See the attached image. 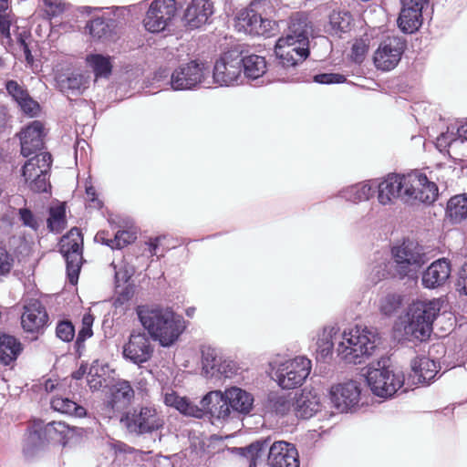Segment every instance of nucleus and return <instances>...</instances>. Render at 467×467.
Returning a JSON list of instances; mask_svg holds the SVG:
<instances>
[{"label": "nucleus", "instance_id": "79ce46f5", "mask_svg": "<svg viewBox=\"0 0 467 467\" xmlns=\"http://www.w3.org/2000/svg\"><path fill=\"white\" fill-rule=\"evenodd\" d=\"M217 350L211 347H204L202 349V374L206 378H213L215 376V368L220 358Z\"/></svg>", "mask_w": 467, "mask_h": 467}, {"label": "nucleus", "instance_id": "09e8293b", "mask_svg": "<svg viewBox=\"0 0 467 467\" xmlns=\"http://www.w3.org/2000/svg\"><path fill=\"white\" fill-rule=\"evenodd\" d=\"M401 305V297L396 294H388L381 298L379 303V308L383 315L391 316L393 315Z\"/></svg>", "mask_w": 467, "mask_h": 467}, {"label": "nucleus", "instance_id": "de8ad7c7", "mask_svg": "<svg viewBox=\"0 0 467 467\" xmlns=\"http://www.w3.org/2000/svg\"><path fill=\"white\" fill-rule=\"evenodd\" d=\"M93 317L91 315H84L82 318V327L78 331L75 342L78 351L84 348V342L93 335L92 331Z\"/></svg>", "mask_w": 467, "mask_h": 467}, {"label": "nucleus", "instance_id": "052dcab7", "mask_svg": "<svg viewBox=\"0 0 467 467\" xmlns=\"http://www.w3.org/2000/svg\"><path fill=\"white\" fill-rule=\"evenodd\" d=\"M5 86L7 93L16 103L28 94L27 90L21 87L16 80H7Z\"/></svg>", "mask_w": 467, "mask_h": 467}, {"label": "nucleus", "instance_id": "680f3d73", "mask_svg": "<svg viewBox=\"0 0 467 467\" xmlns=\"http://www.w3.org/2000/svg\"><path fill=\"white\" fill-rule=\"evenodd\" d=\"M18 214L19 219L24 226L28 227L34 231L38 229L39 223L31 210L28 208H21L18 210Z\"/></svg>", "mask_w": 467, "mask_h": 467}, {"label": "nucleus", "instance_id": "e2e57ef3", "mask_svg": "<svg viewBox=\"0 0 467 467\" xmlns=\"http://www.w3.org/2000/svg\"><path fill=\"white\" fill-rule=\"evenodd\" d=\"M456 286L460 293L467 296V261L461 266L458 271Z\"/></svg>", "mask_w": 467, "mask_h": 467}, {"label": "nucleus", "instance_id": "5701e85b", "mask_svg": "<svg viewBox=\"0 0 467 467\" xmlns=\"http://www.w3.org/2000/svg\"><path fill=\"white\" fill-rule=\"evenodd\" d=\"M44 125L39 120L29 123L20 133L21 154L31 158L38 153L44 146Z\"/></svg>", "mask_w": 467, "mask_h": 467}, {"label": "nucleus", "instance_id": "7c9ffc66", "mask_svg": "<svg viewBox=\"0 0 467 467\" xmlns=\"http://www.w3.org/2000/svg\"><path fill=\"white\" fill-rule=\"evenodd\" d=\"M374 193L373 181H365L344 188L339 192V196L348 202L358 203L369 200Z\"/></svg>", "mask_w": 467, "mask_h": 467}, {"label": "nucleus", "instance_id": "f3484780", "mask_svg": "<svg viewBox=\"0 0 467 467\" xmlns=\"http://www.w3.org/2000/svg\"><path fill=\"white\" fill-rule=\"evenodd\" d=\"M177 12L175 0H154L149 6L143 24L151 33L164 31Z\"/></svg>", "mask_w": 467, "mask_h": 467}, {"label": "nucleus", "instance_id": "3c124183", "mask_svg": "<svg viewBox=\"0 0 467 467\" xmlns=\"http://www.w3.org/2000/svg\"><path fill=\"white\" fill-rule=\"evenodd\" d=\"M75 327L69 320H60L56 327V336L64 342H70L75 337Z\"/></svg>", "mask_w": 467, "mask_h": 467}, {"label": "nucleus", "instance_id": "aec40b11", "mask_svg": "<svg viewBox=\"0 0 467 467\" xmlns=\"http://www.w3.org/2000/svg\"><path fill=\"white\" fill-rule=\"evenodd\" d=\"M404 48L405 42L398 36L384 39L373 57L376 67L383 71L393 69L400 62Z\"/></svg>", "mask_w": 467, "mask_h": 467}, {"label": "nucleus", "instance_id": "cd10ccee", "mask_svg": "<svg viewBox=\"0 0 467 467\" xmlns=\"http://www.w3.org/2000/svg\"><path fill=\"white\" fill-rule=\"evenodd\" d=\"M134 398V390L127 380H119L110 388V397L107 407L113 411L126 409Z\"/></svg>", "mask_w": 467, "mask_h": 467}, {"label": "nucleus", "instance_id": "5fc2aeb1", "mask_svg": "<svg viewBox=\"0 0 467 467\" xmlns=\"http://www.w3.org/2000/svg\"><path fill=\"white\" fill-rule=\"evenodd\" d=\"M457 137L462 140H467V121L457 128L456 135L453 133L451 135L448 133H442L438 137L437 140L440 145H442L443 143L450 145L456 141Z\"/></svg>", "mask_w": 467, "mask_h": 467}, {"label": "nucleus", "instance_id": "0eeeda50", "mask_svg": "<svg viewBox=\"0 0 467 467\" xmlns=\"http://www.w3.org/2000/svg\"><path fill=\"white\" fill-rule=\"evenodd\" d=\"M389 358H380L369 365L366 373V380L372 393L379 398L389 399L394 396L404 385V373L389 366Z\"/></svg>", "mask_w": 467, "mask_h": 467}, {"label": "nucleus", "instance_id": "c85d7f7f", "mask_svg": "<svg viewBox=\"0 0 467 467\" xmlns=\"http://www.w3.org/2000/svg\"><path fill=\"white\" fill-rule=\"evenodd\" d=\"M57 84L59 90L67 96H79L88 88V80L84 75L72 72L60 75Z\"/></svg>", "mask_w": 467, "mask_h": 467}, {"label": "nucleus", "instance_id": "338daca9", "mask_svg": "<svg viewBox=\"0 0 467 467\" xmlns=\"http://www.w3.org/2000/svg\"><path fill=\"white\" fill-rule=\"evenodd\" d=\"M182 398V397L178 396L175 392L166 393L164 396V403L169 407L177 409Z\"/></svg>", "mask_w": 467, "mask_h": 467}, {"label": "nucleus", "instance_id": "393cba45", "mask_svg": "<svg viewBox=\"0 0 467 467\" xmlns=\"http://www.w3.org/2000/svg\"><path fill=\"white\" fill-rule=\"evenodd\" d=\"M451 273V262L440 258L432 262L421 275V284L425 288L435 289L442 286L450 278Z\"/></svg>", "mask_w": 467, "mask_h": 467}, {"label": "nucleus", "instance_id": "e433bc0d", "mask_svg": "<svg viewBox=\"0 0 467 467\" xmlns=\"http://www.w3.org/2000/svg\"><path fill=\"white\" fill-rule=\"evenodd\" d=\"M87 64L91 67L96 78H108L112 72L110 57L102 54H89L86 57Z\"/></svg>", "mask_w": 467, "mask_h": 467}, {"label": "nucleus", "instance_id": "2eb2a0df", "mask_svg": "<svg viewBox=\"0 0 467 467\" xmlns=\"http://www.w3.org/2000/svg\"><path fill=\"white\" fill-rule=\"evenodd\" d=\"M234 27L238 32L270 37L277 31L278 23L263 18L254 10L245 8L237 13Z\"/></svg>", "mask_w": 467, "mask_h": 467}, {"label": "nucleus", "instance_id": "b1692460", "mask_svg": "<svg viewBox=\"0 0 467 467\" xmlns=\"http://www.w3.org/2000/svg\"><path fill=\"white\" fill-rule=\"evenodd\" d=\"M48 321V315L38 299H29L24 305L21 325L26 332L36 333L42 329Z\"/></svg>", "mask_w": 467, "mask_h": 467}, {"label": "nucleus", "instance_id": "a878e982", "mask_svg": "<svg viewBox=\"0 0 467 467\" xmlns=\"http://www.w3.org/2000/svg\"><path fill=\"white\" fill-rule=\"evenodd\" d=\"M296 415L302 419H309L321 409L320 395L314 389H302L294 399Z\"/></svg>", "mask_w": 467, "mask_h": 467}, {"label": "nucleus", "instance_id": "49530a36", "mask_svg": "<svg viewBox=\"0 0 467 467\" xmlns=\"http://www.w3.org/2000/svg\"><path fill=\"white\" fill-rule=\"evenodd\" d=\"M44 5V17L51 20L57 17L67 10V3L64 0H42Z\"/></svg>", "mask_w": 467, "mask_h": 467}, {"label": "nucleus", "instance_id": "a211bd4d", "mask_svg": "<svg viewBox=\"0 0 467 467\" xmlns=\"http://www.w3.org/2000/svg\"><path fill=\"white\" fill-rule=\"evenodd\" d=\"M154 352V346L144 331H132L128 341L123 345V358L138 366L148 362Z\"/></svg>", "mask_w": 467, "mask_h": 467}, {"label": "nucleus", "instance_id": "9d476101", "mask_svg": "<svg viewBox=\"0 0 467 467\" xmlns=\"http://www.w3.org/2000/svg\"><path fill=\"white\" fill-rule=\"evenodd\" d=\"M52 165V156L44 151L33 156L22 167V176L29 189L35 192H47L51 188L49 171Z\"/></svg>", "mask_w": 467, "mask_h": 467}, {"label": "nucleus", "instance_id": "603ef678", "mask_svg": "<svg viewBox=\"0 0 467 467\" xmlns=\"http://www.w3.org/2000/svg\"><path fill=\"white\" fill-rule=\"evenodd\" d=\"M8 0H0V35L10 40V20L7 17Z\"/></svg>", "mask_w": 467, "mask_h": 467}, {"label": "nucleus", "instance_id": "c9c22d12", "mask_svg": "<svg viewBox=\"0 0 467 467\" xmlns=\"http://www.w3.org/2000/svg\"><path fill=\"white\" fill-rule=\"evenodd\" d=\"M50 406L55 410L61 414L84 417L87 410L84 407L78 405L77 402L67 397L55 396L50 400Z\"/></svg>", "mask_w": 467, "mask_h": 467}, {"label": "nucleus", "instance_id": "bb28decb", "mask_svg": "<svg viewBox=\"0 0 467 467\" xmlns=\"http://www.w3.org/2000/svg\"><path fill=\"white\" fill-rule=\"evenodd\" d=\"M411 372L409 379L413 384H429L438 374V365L427 357L416 358L411 361Z\"/></svg>", "mask_w": 467, "mask_h": 467}, {"label": "nucleus", "instance_id": "f8f14e48", "mask_svg": "<svg viewBox=\"0 0 467 467\" xmlns=\"http://www.w3.org/2000/svg\"><path fill=\"white\" fill-rule=\"evenodd\" d=\"M120 421L130 434L136 436L150 434L164 425L163 419L151 407L134 409L125 413Z\"/></svg>", "mask_w": 467, "mask_h": 467}, {"label": "nucleus", "instance_id": "864d4df0", "mask_svg": "<svg viewBox=\"0 0 467 467\" xmlns=\"http://www.w3.org/2000/svg\"><path fill=\"white\" fill-rule=\"evenodd\" d=\"M214 370V377L216 378L220 376H223L224 378H231L236 373L237 366L234 361L231 359H223V358H221Z\"/></svg>", "mask_w": 467, "mask_h": 467}, {"label": "nucleus", "instance_id": "ea45409f", "mask_svg": "<svg viewBox=\"0 0 467 467\" xmlns=\"http://www.w3.org/2000/svg\"><path fill=\"white\" fill-rule=\"evenodd\" d=\"M338 328L336 327H326L318 336L317 342V353L318 358L326 359L332 354L334 346L333 337L337 335Z\"/></svg>", "mask_w": 467, "mask_h": 467}, {"label": "nucleus", "instance_id": "6e6552de", "mask_svg": "<svg viewBox=\"0 0 467 467\" xmlns=\"http://www.w3.org/2000/svg\"><path fill=\"white\" fill-rule=\"evenodd\" d=\"M438 300H419L413 302L407 313L405 331L415 338L423 340L432 329V323L440 312Z\"/></svg>", "mask_w": 467, "mask_h": 467}, {"label": "nucleus", "instance_id": "a19ab883", "mask_svg": "<svg viewBox=\"0 0 467 467\" xmlns=\"http://www.w3.org/2000/svg\"><path fill=\"white\" fill-rule=\"evenodd\" d=\"M395 267L392 265L391 260H381L379 262H377L368 275V278L371 283L378 284L381 280L387 279V278H398L395 275Z\"/></svg>", "mask_w": 467, "mask_h": 467}, {"label": "nucleus", "instance_id": "423d86ee", "mask_svg": "<svg viewBox=\"0 0 467 467\" xmlns=\"http://www.w3.org/2000/svg\"><path fill=\"white\" fill-rule=\"evenodd\" d=\"M378 340V335L372 328L356 326L342 334V340L337 348V355L347 363L361 364L372 355Z\"/></svg>", "mask_w": 467, "mask_h": 467}, {"label": "nucleus", "instance_id": "0e129e2a", "mask_svg": "<svg viewBox=\"0 0 467 467\" xmlns=\"http://www.w3.org/2000/svg\"><path fill=\"white\" fill-rule=\"evenodd\" d=\"M110 265L114 269L115 280H116V283H118V284L128 282V280L133 275L134 271H133V268H131V267L130 268L124 267L123 269L122 268L117 269V265H115L114 262Z\"/></svg>", "mask_w": 467, "mask_h": 467}, {"label": "nucleus", "instance_id": "4d7b16f0", "mask_svg": "<svg viewBox=\"0 0 467 467\" xmlns=\"http://www.w3.org/2000/svg\"><path fill=\"white\" fill-rule=\"evenodd\" d=\"M14 265L13 255L5 246L0 245V277L7 275Z\"/></svg>", "mask_w": 467, "mask_h": 467}, {"label": "nucleus", "instance_id": "1a4fd4ad", "mask_svg": "<svg viewBox=\"0 0 467 467\" xmlns=\"http://www.w3.org/2000/svg\"><path fill=\"white\" fill-rule=\"evenodd\" d=\"M392 265L399 279L415 278L425 264V254L420 245L411 240H404L391 248Z\"/></svg>", "mask_w": 467, "mask_h": 467}, {"label": "nucleus", "instance_id": "37998d69", "mask_svg": "<svg viewBox=\"0 0 467 467\" xmlns=\"http://www.w3.org/2000/svg\"><path fill=\"white\" fill-rule=\"evenodd\" d=\"M104 367L95 361L89 368L87 376V381L89 389L92 391L99 390L108 386L106 378L104 377Z\"/></svg>", "mask_w": 467, "mask_h": 467}, {"label": "nucleus", "instance_id": "bf43d9fd", "mask_svg": "<svg viewBox=\"0 0 467 467\" xmlns=\"http://www.w3.org/2000/svg\"><path fill=\"white\" fill-rule=\"evenodd\" d=\"M314 81L318 84H339L346 81V77L338 73H320L314 76Z\"/></svg>", "mask_w": 467, "mask_h": 467}, {"label": "nucleus", "instance_id": "473e14b6", "mask_svg": "<svg viewBox=\"0 0 467 467\" xmlns=\"http://www.w3.org/2000/svg\"><path fill=\"white\" fill-rule=\"evenodd\" d=\"M116 28V21L111 18L97 17L90 20L86 29L88 34L97 40H111Z\"/></svg>", "mask_w": 467, "mask_h": 467}, {"label": "nucleus", "instance_id": "8fccbe9b", "mask_svg": "<svg viewBox=\"0 0 467 467\" xmlns=\"http://www.w3.org/2000/svg\"><path fill=\"white\" fill-rule=\"evenodd\" d=\"M136 239L134 234L122 230L118 231L112 240H109L105 243L106 245L112 249H121L127 244L132 243Z\"/></svg>", "mask_w": 467, "mask_h": 467}, {"label": "nucleus", "instance_id": "6ab92c4d", "mask_svg": "<svg viewBox=\"0 0 467 467\" xmlns=\"http://www.w3.org/2000/svg\"><path fill=\"white\" fill-rule=\"evenodd\" d=\"M361 383L348 380L332 386L329 391L333 406L340 412H348L358 406L361 398Z\"/></svg>", "mask_w": 467, "mask_h": 467}, {"label": "nucleus", "instance_id": "58836bf2", "mask_svg": "<svg viewBox=\"0 0 467 467\" xmlns=\"http://www.w3.org/2000/svg\"><path fill=\"white\" fill-rule=\"evenodd\" d=\"M352 16L348 11H333L329 16L330 33L338 36L348 33L352 27Z\"/></svg>", "mask_w": 467, "mask_h": 467}, {"label": "nucleus", "instance_id": "2f4dec72", "mask_svg": "<svg viewBox=\"0 0 467 467\" xmlns=\"http://www.w3.org/2000/svg\"><path fill=\"white\" fill-rule=\"evenodd\" d=\"M294 399L290 395H285L278 392H270L265 402L266 413L283 417L294 408Z\"/></svg>", "mask_w": 467, "mask_h": 467}, {"label": "nucleus", "instance_id": "20e7f679", "mask_svg": "<svg viewBox=\"0 0 467 467\" xmlns=\"http://www.w3.org/2000/svg\"><path fill=\"white\" fill-rule=\"evenodd\" d=\"M202 403L209 408V418L225 420L232 414H248L253 409L254 397L241 388L231 387L223 392L210 391L202 399Z\"/></svg>", "mask_w": 467, "mask_h": 467}, {"label": "nucleus", "instance_id": "f03ea898", "mask_svg": "<svg viewBox=\"0 0 467 467\" xmlns=\"http://www.w3.org/2000/svg\"><path fill=\"white\" fill-rule=\"evenodd\" d=\"M373 183L378 202L384 206L394 204L396 200L409 205L431 203L438 196L436 183L419 171L407 174L389 173L381 182L373 181Z\"/></svg>", "mask_w": 467, "mask_h": 467}, {"label": "nucleus", "instance_id": "4be33fe9", "mask_svg": "<svg viewBox=\"0 0 467 467\" xmlns=\"http://www.w3.org/2000/svg\"><path fill=\"white\" fill-rule=\"evenodd\" d=\"M429 0H401L402 8L398 18V25L404 33L417 31L422 24V10Z\"/></svg>", "mask_w": 467, "mask_h": 467}, {"label": "nucleus", "instance_id": "774afa93", "mask_svg": "<svg viewBox=\"0 0 467 467\" xmlns=\"http://www.w3.org/2000/svg\"><path fill=\"white\" fill-rule=\"evenodd\" d=\"M22 50H23V53L25 55V58H26V61L27 62V64L32 65L34 63V57L31 53L29 46L24 45V48Z\"/></svg>", "mask_w": 467, "mask_h": 467}, {"label": "nucleus", "instance_id": "69168bd1", "mask_svg": "<svg viewBox=\"0 0 467 467\" xmlns=\"http://www.w3.org/2000/svg\"><path fill=\"white\" fill-rule=\"evenodd\" d=\"M86 194L88 198V202L90 206H93L95 208H101L102 203L98 198L96 197V191L94 187L89 186L86 188Z\"/></svg>", "mask_w": 467, "mask_h": 467}, {"label": "nucleus", "instance_id": "ddd939ff", "mask_svg": "<svg viewBox=\"0 0 467 467\" xmlns=\"http://www.w3.org/2000/svg\"><path fill=\"white\" fill-rule=\"evenodd\" d=\"M311 360L306 357H296L280 364L275 372L276 382L284 389L300 387L309 376Z\"/></svg>", "mask_w": 467, "mask_h": 467}, {"label": "nucleus", "instance_id": "dca6fc26", "mask_svg": "<svg viewBox=\"0 0 467 467\" xmlns=\"http://www.w3.org/2000/svg\"><path fill=\"white\" fill-rule=\"evenodd\" d=\"M242 51L239 48H232L224 52L216 60L213 78L220 86H230L236 83L241 77Z\"/></svg>", "mask_w": 467, "mask_h": 467}, {"label": "nucleus", "instance_id": "a18cd8bd", "mask_svg": "<svg viewBox=\"0 0 467 467\" xmlns=\"http://www.w3.org/2000/svg\"><path fill=\"white\" fill-rule=\"evenodd\" d=\"M182 414L189 417H194L202 419L203 417H209V408H205L201 402V407L193 404L189 399L182 397L176 409Z\"/></svg>", "mask_w": 467, "mask_h": 467}, {"label": "nucleus", "instance_id": "412c9836", "mask_svg": "<svg viewBox=\"0 0 467 467\" xmlns=\"http://www.w3.org/2000/svg\"><path fill=\"white\" fill-rule=\"evenodd\" d=\"M186 8L182 16L183 26L190 30L202 27L213 16V3L211 0H184Z\"/></svg>", "mask_w": 467, "mask_h": 467}, {"label": "nucleus", "instance_id": "4468645a", "mask_svg": "<svg viewBox=\"0 0 467 467\" xmlns=\"http://www.w3.org/2000/svg\"><path fill=\"white\" fill-rule=\"evenodd\" d=\"M208 73L204 63L192 60L174 69L170 84L173 90H191L204 83Z\"/></svg>", "mask_w": 467, "mask_h": 467}, {"label": "nucleus", "instance_id": "7ed1b4c3", "mask_svg": "<svg viewBox=\"0 0 467 467\" xmlns=\"http://www.w3.org/2000/svg\"><path fill=\"white\" fill-rule=\"evenodd\" d=\"M136 313L150 338L164 348L172 346L185 328L183 318L170 307L143 305L137 306Z\"/></svg>", "mask_w": 467, "mask_h": 467}, {"label": "nucleus", "instance_id": "c03bdc74", "mask_svg": "<svg viewBox=\"0 0 467 467\" xmlns=\"http://www.w3.org/2000/svg\"><path fill=\"white\" fill-rule=\"evenodd\" d=\"M66 209L60 204L49 209L47 218V228L50 232L60 234L66 226Z\"/></svg>", "mask_w": 467, "mask_h": 467}, {"label": "nucleus", "instance_id": "c756f323", "mask_svg": "<svg viewBox=\"0 0 467 467\" xmlns=\"http://www.w3.org/2000/svg\"><path fill=\"white\" fill-rule=\"evenodd\" d=\"M43 421L36 420L28 430V434L24 441L23 451L26 457H32L43 448L48 441L43 431Z\"/></svg>", "mask_w": 467, "mask_h": 467}, {"label": "nucleus", "instance_id": "13d9d810", "mask_svg": "<svg viewBox=\"0 0 467 467\" xmlns=\"http://www.w3.org/2000/svg\"><path fill=\"white\" fill-rule=\"evenodd\" d=\"M17 104L25 114L31 117L36 116L40 109L39 104L34 100L29 94L20 99Z\"/></svg>", "mask_w": 467, "mask_h": 467}, {"label": "nucleus", "instance_id": "39448f33", "mask_svg": "<svg viewBox=\"0 0 467 467\" xmlns=\"http://www.w3.org/2000/svg\"><path fill=\"white\" fill-rule=\"evenodd\" d=\"M268 450L269 467H299L298 452L295 445L279 441L270 444V439H262L239 448L240 454L249 459V467H256L257 459Z\"/></svg>", "mask_w": 467, "mask_h": 467}, {"label": "nucleus", "instance_id": "4c0bfd02", "mask_svg": "<svg viewBox=\"0 0 467 467\" xmlns=\"http://www.w3.org/2000/svg\"><path fill=\"white\" fill-rule=\"evenodd\" d=\"M446 215L453 223H459L467 217V194L451 197L446 209Z\"/></svg>", "mask_w": 467, "mask_h": 467}, {"label": "nucleus", "instance_id": "6e6d98bb", "mask_svg": "<svg viewBox=\"0 0 467 467\" xmlns=\"http://www.w3.org/2000/svg\"><path fill=\"white\" fill-rule=\"evenodd\" d=\"M368 46L364 39H357L351 47L350 58L354 62L360 64L363 62L368 52Z\"/></svg>", "mask_w": 467, "mask_h": 467}, {"label": "nucleus", "instance_id": "f704fd0d", "mask_svg": "<svg viewBox=\"0 0 467 467\" xmlns=\"http://www.w3.org/2000/svg\"><path fill=\"white\" fill-rule=\"evenodd\" d=\"M43 431L47 441H57L66 446L73 437L75 431L62 421H50L43 423Z\"/></svg>", "mask_w": 467, "mask_h": 467}, {"label": "nucleus", "instance_id": "9b49d317", "mask_svg": "<svg viewBox=\"0 0 467 467\" xmlns=\"http://www.w3.org/2000/svg\"><path fill=\"white\" fill-rule=\"evenodd\" d=\"M59 251L66 261L68 281L75 285L78 280L83 262V236L78 228H72L61 238Z\"/></svg>", "mask_w": 467, "mask_h": 467}, {"label": "nucleus", "instance_id": "72a5a7b5", "mask_svg": "<svg viewBox=\"0 0 467 467\" xmlns=\"http://www.w3.org/2000/svg\"><path fill=\"white\" fill-rule=\"evenodd\" d=\"M22 349L21 342L15 337L6 334L0 336V362L3 365L13 364Z\"/></svg>", "mask_w": 467, "mask_h": 467}, {"label": "nucleus", "instance_id": "f257e3e1", "mask_svg": "<svg viewBox=\"0 0 467 467\" xmlns=\"http://www.w3.org/2000/svg\"><path fill=\"white\" fill-rule=\"evenodd\" d=\"M285 35L279 37L275 46V58L267 63L262 56L242 54L241 72L249 79H258L265 74L273 79L286 81V73L303 63L310 55L309 36L311 22L306 14L296 12L286 23Z\"/></svg>", "mask_w": 467, "mask_h": 467}]
</instances>
